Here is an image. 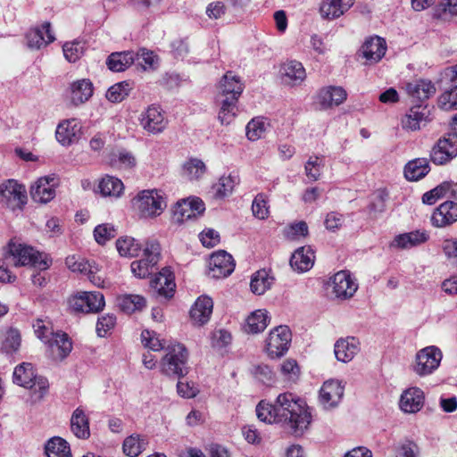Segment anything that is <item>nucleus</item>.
Here are the masks:
<instances>
[{
	"label": "nucleus",
	"instance_id": "nucleus-30",
	"mask_svg": "<svg viewBox=\"0 0 457 457\" xmlns=\"http://www.w3.org/2000/svg\"><path fill=\"white\" fill-rule=\"evenodd\" d=\"M386 51V41L380 37H374L366 40L361 49L362 56L370 62L380 61Z\"/></svg>",
	"mask_w": 457,
	"mask_h": 457
},
{
	"label": "nucleus",
	"instance_id": "nucleus-23",
	"mask_svg": "<svg viewBox=\"0 0 457 457\" xmlns=\"http://www.w3.org/2000/svg\"><path fill=\"white\" fill-rule=\"evenodd\" d=\"M81 126L75 120H65L60 122L55 130V137L62 145H70L79 137Z\"/></svg>",
	"mask_w": 457,
	"mask_h": 457
},
{
	"label": "nucleus",
	"instance_id": "nucleus-35",
	"mask_svg": "<svg viewBox=\"0 0 457 457\" xmlns=\"http://www.w3.org/2000/svg\"><path fill=\"white\" fill-rule=\"evenodd\" d=\"M71 429L80 439H87L90 436L89 420L80 407H78L71 415Z\"/></svg>",
	"mask_w": 457,
	"mask_h": 457
},
{
	"label": "nucleus",
	"instance_id": "nucleus-42",
	"mask_svg": "<svg viewBox=\"0 0 457 457\" xmlns=\"http://www.w3.org/2000/svg\"><path fill=\"white\" fill-rule=\"evenodd\" d=\"M116 248L120 256L132 258L139 254L142 245L133 237H122L116 241Z\"/></svg>",
	"mask_w": 457,
	"mask_h": 457
},
{
	"label": "nucleus",
	"instance_id": "nucleus-27",
	"mask_svg": "<svg viewBox=\"0 0 457 457\" xmlns=\"http://www.w3.org/2000/svg\"><path fill=\"white\" fill-rule=\"evenodd\" d=\"M213 303L211 297L202 295L197 298L190 310V318L195 324H205L212 313Z\"/></svg>",
	"mask_w": 457,
	"mask_h": 457
},
{
	"label": "nucleus",
	"instance_id": "nucleus-18",
	"mask_svg": "<svg viewBox=\"0 0 457 457\" xmlns=\"http://www.w3.org/2000/svg\"><path fill=\"white\" fill-rule=\"evenodd\" d=\"M333 294L337 298L348 299L356 292L358 286L348 271L341 270L332 278Z\"/></svg>",
	"mask_w": 457,
	"mask_h": 457
},
{
	"label": "nucleus",
	"instance_id": "nucleus-45",
	"mask_svg": "<svg viewBox=\"0 0 457 457\" xmlns=\"http://www.w3.org/2000/svg\"><path fill=\"white\" fill-rule=\"evenodd\" d=\"M147 445L145 437H140L138 435L129 436L123 442V453L129 457L138 456Z\"/></svg>",
	"mask_w": 457,
	"mask_h": 457
},
{
	"label": "nucleus",
	"instance_id": "nucleus-56",
	"mask_svg": "<svg viewBox=\"0 0 457 457\" xmlns=\"http://www.w3.org/2000/svg\"><path fill=\"white\" fill-rule=\"evenodd\" d=\"M323 163L319 156L310 157L304 165L305 174L312 181H316L321 175Z\"/></svg>",
	"mask_w": 457,
	"mask_h": 457
},
{
	"label": "nucleus",
	"instance_id": "nucleus-12",
	"mask_svg": "<svg viewBox=\"0 0 457 457\" xmlns=\"http://www.w3.org/2000/svg\"><path fill=\"white\" fill-rule=\"evenodd\" d=\"M442 357V352L436 346L431 345L421 349L416 354L414 371L420 376L431 374L438 368Z\"/></svg>",
	"mask_w": 457,
	"mask_h": 457
},
{
	"label": "nucleus",
	"instance_id": "nucleus-64",
	"mask_svg": "<svg viewBox=\"0 0 457 457\" xmlns=\"http://www.w3.org/2000/svg\"><path fill=\"white\" fill-rule=\"evenodd\" d=\"M442 248L448 261L457 267V240H445L443 242Z\"/></svg>",
	"mask_w": 457,
	"mask_h": 457
},
{
	"label": "nucleus",
	"instance_id": "nucleus-44",
	"mask_svg": "<svg viewBox=\"0 0 457 457\" xmlns=\"http://www.w3.org/2000/svg\"><path fill=\"white\" fill-rule=\"evenodd\" d=\"M452 182L445 181L433 189L426 192L422 195V203L432 205L436 204L437 200L446 196L447 195L452 197Z\"/></svg>",
	"mask_w": 457,
	"mask_h": 457
},
{
	"label": "nucleus",
	"instance_id": "nucleus-62",
	"mask_svg": "<svg viewBox=\"0 0 457 457\" xmlns=\"http://www.w3.org/2000/svg\"><path fill=\"white\" fill-rule=\"evenodd\" d=\"M308 235V226L305 221H299L290 225L287 231L286 236L291 240L299 238L300 237H306Z\"/></svg>",
	"mask_w": 457,
	"mask_h": 457
},
{
	"label": "nucleus",
	"instance_id": "nucleus-39",
	"mask_svg": "<svg viewBox=\"0 0 457 457\" xmlns=\"http://www.w3.org/2000/svg\"><path fill=\"white\" fill-rule=\"evenodd\" d=\"M47 457H71L69 444L59 436L49 439L45 446Z\"/></svg>",
	"mask_w": 457,
	"mask_h": 457
},
{
	"label": "nucleus",
	"instance_id": "nucleus-50",
	"mask_svg": "<svg viewBox=\"0 0 457 457\" xmlns=\"http://www.w3.org/2000/svg\"><path fill=\"white\" fill-rule=\"evenodd\" d=\"M257 418L265 423H279L274 403L261 401L256 406Z\"/></svg>",
	"mask_w": 457,
	"mask_h": 457
},
{
	"label": "nucleus",
	"instance_id": "nucleus-36",
	"mask_svg": "<svg viewBox=\"0 0 457 457\" xmlns=\"http://www.w3.org/2000/svg\"><path fill=\"white\" fill-rule=\"evenodd\" d=\"M429 170V162L427 158H416L405 165L404 176L410 181H418L424 178Z\"/></svg>",
	"mask_w": 457,
	"mask_h": 457
},
{
	"label": "nucleus",
	"instance_id": "nucleus-1",
	"mask_svg": "<svg viewBox=\"0 0 457 457\" xmlns=\"http://www.w3.org/2000/svg\"><path fill=\"white\" fill-rule=\"evenodd\" d=\"M274 406L278 422L287 423L295 436H302L312 421L303 401L291 393L278 395Z\"/></svg>",
	"mask_w": 457,
	"mask_h": 457
},
{
	"label": "nucleus",
	"instance_id": "nucleus-29",
	"mask_svg": "<svg viewBox=\"0 0 457 457\" xmlns=\"http://www.w3.org/2000/svg\"><path fill=\"white\" fill-rule=\"evenodd\" d=\"M353 4V0H322L320 7V15L324 19L339 18Z\"/></svg>",
	"mask_w": 457,
	"mask_h": 457
},
{
	"label": "nucleus",
	"instance_id": "nucleus-26",
	"mask_svg": "<svg viewBox=\"0 0 457 457\" xmlns=\"http://www.w3.org/2000/svg\"><path fill=\"white\" fill-rule=\"evenodd\" d=\"M424 404V393L418 387L406 389L400 398V408L406 413H415L419 411Z\"/></svg>",
	"mask_w": 457,
	"mask_h": 457
},
{
	"label": "nucleus",
	"instance_id": "nucleus-17",
	"mask_svg": "<svg viewBox=\"0 0 457 457\" xmlns=\"http://www.w3.org/2000/svg\"><path fill=\"white\" fill-rule=\"evenodd\" d=\"M150 286L157 296L170 299L173 297L176 288L173 272L167 267L162 269L151 280Z\"/></svg>",
	"mask_w": 457,
	"mask_h": 457
},
{
	"label": "nucleus",
	"instance_id": "nucleus-19",
	"mask_svg": "<svg viewBox=\"0 0 457 457\" xmlns=\"http://www.w3.org/2000/svg\"><path fill=\"white\" fill-rule=\"evenodd\" d=\"M26 40L28 47L31 49H40L54 42L55 37L51 30V23L46 21L41 28L29 29L26 34Z\"/></svg>",
	"mask_w": 457,
	"mask_h": 457
},
{
	"label": "nucleus",
	"instance_id": "nucleus-4",
	"mask_svg": "<svg viewBox=\"0 0 457 457\" xmlns=\"http://www.w3.org/2000/svg\"><path fill=\"white\" fill-rule=\"evenodd\" d=\"M187 361L188 352L184 345L180 343L169 344L166 354L161 361V370L169 377L183 378L189 370Z\"/></svg>",
	"mask_w": 457,
	"mask_h": 457
},
{
	"label": "nucleus",
	"instance_id": "nucleus-8",
	"mask_svg": "<svg viewBox=\"0 0 457 457\" xmlns=\"http://www.w3.org/2000/svg\"><path fill=\"white\" fill-rule=\"evenodd\" d=\"M27 200L25 187L17 181L9 179L0 185V203L6 208L12 211L22 210Z\"/></svg>",
	"mask_w": 457,
	"mask_h": 457
},
{
	"label": "nucleus",
	"instance_id": "nucleus-13",
	"mask_svg": "<svg viewBox=\"0 0 457 457\" xmlns=\"http://www.w3.org/2000/svg\"><path fill=\"white\" fill-rule=\"evenodd\" d=\"M235 261L231 254L220 250L212 253L209 261V276L221 278L229 276L235 270Z\"/></svg>",
	"mask_w": 457,
	"mask_h": 457
},
{
	"label": "nucleus",
	"instance_id": "nucleus-55",
	"mask_svg": "<svg viewBox=\"0 0 457 457\" xmlns=\"http://www.w3.org/2000/svg\"><path fill=\"white\" fill-rule=\"evenodd\" d=\"M116 236V229L109 223L96 226L94 229V237L99 245H104L107 241Z\"/></svg>",
	"mask_w": 457,
	"mask_h": 457
},
{
	"label": "nucleus",
	"instance_id": "nucleus-10",
	"mask_svg": "<svg viewBox=\"0 0 457 457\" xmlns=\"http://www.w3.org/2000/svg\"><path fill=\"white\" fill-rule=\"evenodd\" d=\"M457 156V133H449L439 138L430 151V160L436 165H445Z\"/></svg>",
	"mask_w": 457,
	"mask_h": 457
},
{
	"label": "nucleus",
	"instance_id": "nucleus-40",
	"mask_svg": "<svg viewBox=\"0 0 457 457\" xmlns=\"http://www.w3.org/2000/svg\"><path fill=\"white\" fill-rule=\"evenodd\" d=\"M98 189L100 194L104 196L119 197L123 192L124 186L120 179L112 176H106L99 181Z\"/></svg>",
	"mask_w": 457,
	"mask_h": 457
},
{
	"label": "nucleus",
	"instance_id": "nucleus-5",
	"mask_svg": "<svg viewBox=\"0 0 457 457\" xmlns=\"http://www.w3.org/2000/svg\"><path fill=\"white\" fill-rule=\"evenodd\" d=\"M13 382L25 388L30 389L41 399L47 393L49 383L46 378L37 376L30 362H22L15 367L12 376Z\"/></svg>",
	"mask_w": 457,
	"mask_h": 457
},
{
	"label": "nucleus",
	"instance_id": "nucleus-28",
	"mask_svg": "<svg viewBox=\"0 0 457 457\" xmlns=\"http://www.w3.org/2000/svg\"><path fill=\"white\" fill-rule=\"evenodd\" d=\"M406 91L413 101L422 104L436 93V87L429 80L418 79L409 82L406 85Z\"/></svg>",
	"mask_w": 457,
	"mask_h": 457
},
{
	"label": "nucleus",
	"instance_id": "nucleus-59",
	"mask_svg": "<svg viewBox=\"0 0 457 457\" xmlns=\"http://www.w3.org/2000/svg\"><path fill=\"white\" fill-rule=\"evenodd\" d=\"M252 211L253 215L258 219L263 220L268 217L269 210L263 194H258L254 197L252 204Z\"/></svg>",
	"mask_w": 457,
	"mask_h": 457
},
{
	"label": "nucleus",
	"instance_id": "nucleus-34",
	"mask_svg": "<svg viewBox=\"0 0 457 457\" xmlns=\"http://www.w3.org/2000/svg\"><path fill=\"white\" fill-rule=\"evenodd\" d=\"M45 344H47L53 353H55L56 357L61 360L64 359L72 349V344L66 333L53 332Z\"/></svg>",
	"mask_w": 457,
	"mask_h": 457
},
{
	"label": "nucleus",
	"instance_id": "nucleus-46",
	"mask_svg": "<svg viewBox=\"0 0 457 457\" xmlns=\"http://www.w3.org/2000/svg\"><path fill=\"white\" fill-rule=\"evenodd\" d=\"M145 299L139 295H126L120 298L119 306L126 313H133L145 307Z\"/></svg>",
	"mask_w": 457,
	"mask_h": 457
},
{
	"label": "nucleus",
	"instance_id": "nucleus-16",
	"mask_svg": "<svg viewBox=\"0 0 457 457\" xmlns=\"http://www.w3.org/2000/svg\"><path fill=\"white\" fill-rule=\"evenodd\" d=\"M430 120V109L428 104H416L402 119V127L406 130H418Z\"/></svg>",
	"mask_w": 457,
	"mask_h": 457
},
{
	"label": "nucleus",
	"instance_id": "nucleus-47",
	"mask_svg": "<svg viewBox=\"0 0 457 457\" xmlns=\"http://www.w3.org/2000/svg\"><path fill=\"white\" fill-rule=\"evenodd\" d=\"M284 75L295 85L303 82L306 77L303 64L297 61H289L283 65Z\"/></svg>",
	"mask_w": 457,
	"mask_h": 457
},
{
	"label": "nucleus",
	"instance_id": "nucleus-31",
	"mask_svg": "<svg viewBox=\"0 0 457 457\" xmlns=\"http://www.w3.org/2000/svg\"><path fill=\"white\" fill-rule=\"evenodd\" d=\"M347 94L341 87L329 86L320 89L318 95L319 104L327 109L333 105H339L346 99Z\"/></svg>",
	"mask_w": 457,
	"mask_h": 457
},
{
	"label": "nucleus",
	"instance_id": "nucleus-15",
	"mask_svg": "<svg viewBox=\"0 0 457 457\" xmlns=\"http://www.w3.org/2000/svg\"><path fill=\"white\" fill-rule=\"evenodd\" d=\"M345 386L341 381L330 379L323 383L320 390V403L324 409L337 407L344 396Z\"/></svg>",
	"mask_w": 457,
	"mask_h": 457
},
{
	"label": "nucleus",
	"instance_id": "nucleus-49",
	"mask_svg": "<svg viewBox=\"0 0 457 457\" xmlns=\"http://www.w3.org/2000/svg\"><path fill=\"white\" fill-rule=\"evenodd\" d=\"M438 106L441 110L451 112L457 110V85H452L438 97Z\"/></svg>",
	"mask_w": 457,
	"mask_h": 457
},
{
	"label": "nucleus",
	"instance_id": "nucleus-33",
	"mask_svg": "<svg viewBox=\"0 0 457 457\" xmlns=\"http://www.w3.org/2000/svg\"><path fill=\"white\" fill-rule=\"evenodd\" d=\"M314 252L310 246L296 249L290 258V266L299 272L309 270L314 263Z\"/></svg>",
	"mask_w": 457,
	"mask_h": 457
},
{
	"label": "nucleus",
	"instance_id": "nucleus-22",
	"mask_svg": "<svg viewBox=\"0 0 457 457\" xmlns=\"http://www.w3.org/2000/svg\"><path fill=\"white\" fill-rule=\"evenodd\" d=\"M67 267L73 272H79L88 275L91 282L101 286L102 282L99 277H96V273L98 270L95 263H91L88 261L77 255L68 256L65 260Z\"/></svg>",
	"mask_w": 457,
	"mask_h": 457
},
{
	"label": "nucleus",
	"instance_id": "nucleus-38",
	"mask_svg": "<svg viewBox=\"0 0 457 457\" xmlns=\"http://www.w3.org/2000/svg\"><path fill=\"white\" fill-rule=\"evenodd\" d=\"M274 278L264 269L256 271L251 279V291L258 295H263L273 284Z\"/></svg>",
	"mask_w": 457,
	"mask_h": 457
},
{
	"label": "nucleus",
	"instance_id": "nucleus-53",
	"mask_svg": "<svg viewBox=\"0 0 457 457\" xmlns=\"http://www.w3.org/2000/svg\"><path fill=\"white\" fill-rule=\"evenodd\" d=\"M184 172L190 179H197L206 170L204 162L197 158H191L183 165Z\"/></svg>",
	"mask_w": 457,
	"mask_h": 457
},
{
	"label": "nucleus",
	"instance_id": "nucleus-25",
	"mask_svg": "<svg viewBox=\"0 0 457 457\" xmlns=\"http://www.w3.org/2000/svg\"><path fill=\"white\" fill-rule=\"evenodd\" d=\"M140 124L144 129L153 134L161 133L166 127V121L160 108L154 105L148 107L142 114Z\"/></svg>",
	"mask_w": 457,
	"mask_h": 457
},
{
	"label": "nucleus",
	"instance_id": "nucleus-7",
	"mask_svg": "<svg viewBox=\"0 0 457 457\" xmlns=\"http://www.w3.org/2000/svg\"><path fill=\"white\" fill-rule=\"evenodd\" d=\"M161 257L160 244L156 240H147L144 248V258L131 262V271L137 278H144L154 272Z\"/></svg>",
	"mask_w": 457,
	"mask_h": 457
},
{
	"label": "nucleus",
	"instance_id": "nucleus-63",
	"mask_svg": "<svg viewBox=\"0 0 457 457\" xmlns=\"http://www.w3.org/2000/svg\"><path fill=\"white\" fill-rule=\"evenodd\" d=\"M344 220L343 214L331 212L327 214L324 224L328 230L335 232L342 227Z\"/></svg>",
	"mask_w": 457,
	"mask_h": 457
},
{
	"label": "nucleus",
	"instance_id": "nucleus-2",
	"mask_svg": "<svg viewBox=\"0 0 457 457\" xmlns=\"http://www.w3.org/2000/svg\"><path fill=\"white\" fill-rule=\"evenodd\" d=\"M219 89L221 99L218 119L222 125H228L236 116L237 104L244 90V84L239 77L228 71L220 80Z\"/></svg>",
	"mask_w": 457,
	"mask_h": 457
},
{
	"label": "nucleus",
	"instance_id": "nucleus-20",
	"mask_svg": "<svg viewBox=\"0 0 457 457\" xmlns=\"http://www.w3.org/2000/svg\"><path fill=\"white\" fill-rule=\"evenodd\" d=\"M455 221H457V204L453 201L441 204L431 216L432 225L436 228H444Z\"/></svg>",
	"mask_w": 457,
	"mask_h": 457
},
{
	"label": "nucleus",
	"instance_id": "nucleus-24",
	"mask_svg": "<svg viewBox=\"0 0 457 457\" xmlns=\"http://www.w3.org/2000/svg\"><path fill=\"white\" fill-rule=\"evenodd\" d=\"M360 351V342L357 338L346 337L338 339L334 345V353L337 361L349 362Z\"/></svg>",
	"mask_w": 457,
	"mask_h": 457
},
{
	"label": "nucleus",
	"instance_id": "nucleus-60",
	"mask_svg": "<svg viewBox=\"0 0 457 457\" xmlns=\"http://www.w3.org/2000/svg\"><path fill=\"white\" fill-rule=\"evenodd\" d=\"M173 212L174 215L177 216L179 222H183L192 218H195L190 205L188 204V200L178 202Z\"/></svg>",
	"mask_w": 457,
	"mask_h": 457
},
{
	"label": "nucleus",
	"instance_id": "nucleus-58",
	"mask_svg": "<svg viewBox=\"0 0 457 457\" xmlns=\"http://www.w3.org/2000/svg\"><path fill=\"white\" fill-rule=\"evenodd\" d=\"M63 54L70 62L78 61L83 54V44L78 41L65 43L62 46Z\"/></svg>",
	"mask_w": 457,
	"mask_h": 457
},
{
	"label": "nucleus",
	"instance_id": "nucleus-32",
	"mask_svg": "<svg viewBox=\"0 0 457 457\" xmlns=\"http://www.w3.org/2000/svg\"><path fill=\"white\" fill-rule=\"evenodd\" d=\"M138 60V54L133 51L115 52L108 56L106 65L112 71L120 72Z\"/></svg>",
	"mask_w": 457,
	"mask_h": 457
},
{
	"label": "nucleus",
	"instance_id": "nucleus-37",
	"mask_svg": "<svg viewBox=\"0 0 457 457\" xmlns=\"http://www.w3.org/2000/svg\"><path fill=\"white\" fill-rule=\"evenodd\" d=\"M71 102L75 105L87 102L93 95V84L88 79L74 81L71 85Z\"/></svg>",
	"mask_w": 457,
	"mask_h": 457
},
{
	"label": "nucleus",
	"instance_id": "nucleus-3",
	"mask_svg": "<svg viewBox=\"0 0 457 457\" xmlns=\"http://www.w3.org/2000/svg\"><path fill=\"white\" fill-rule=\"evenodd\" d=\"M4 258L8 263L14 266L30 265L40 271L47 270L51 265V260L36 251L33 247L17 244L11 240L4 249Z\"/></svg>",
	"mask_w": 457,
	"mask_h": 457
},
{
	"label": "nucleus",
	"instance_id": "nucleus-6",
	"mask_svg": "<svg viewBox=\"0 0 457 457\" xmlns=\"http://www.w3.org/2000/svg\"><path fill=\"white\" fill-rule=\"evenodd\" d=\"M133 204L144 218L160 216L167 206L162 194L156 189L140 191L133 198Z\"/></svg>",
	"mask_w": 457,
	"mask_h": 457
},
{
	"label": "nucleus",
	"instance_id": "nucleus-11",
	"mask_svg": "<svg viewBox=\"0 0 457 457\" xmlns=\"http://www.w3.org/2000/svg\"><path fill=\"white\" fill-rule=\"evenodd\" d=\"M292 336L287 326H278L270 331L266 341V352L270 358H279L288 350Z\"/></svg>",
	"mask_w": 457,
	"mask_h": 457
},
{
	"label": "nucleus",
	"instance_id": "nucleus-14",
	"mask_svg": "<svg viewBox=\"0 0 457 457\" xmlns=\"http://www.w3.org/2000/svg\"><path fill=\"white\" fill-rule=\"evenodd\" d=\"M58 179L54 175L39 178L30 188V195L35 202L46 204L55 196Z\"/></svg>",
	"mask_w": 457,
	"mask_h": 457
},
{
	"label": "nucleus",
	"instance_id": "nucleus-9",
	"mask_svg": "<svg viewBox=\"0 0 457 457\" xmlns=\"http://www.w3.org/2000/svg\"><path fill=\"white\" fill-rule=\"evenodd\" d=\"M69 305L75 312H99L105 305L101 292H80L69 299Z\"/></svg>",
	"mask_w": 457,
	"mask_h": 457
},
{
	"label": "nucleus",
	"instance_id": "nucleus-43",
	"mask_svg": "<svg viewBox=\"0 0 457 457\" xmlns=\"http://www.w3.org/2000/svg\"><path fill=\"white\" fill-rule=\"evenodd\" d=\"M268 326V314L266 311L257 310L246 319L245 331L248 333H260Z\"/></svg>",
	"mask_w": 457,
	"mask_h": 457
},
{
	"label": "nucleus",
	"instance_id": "nucleus-57",
	"mask_svg": "<svg viewBox=\"0 0 457 457\" xmlns=\"http://www.w3.org/2000/svg\"><path fill=\"white\" fill-rule=\"evenodd\" d=\"M265 130V121L260 118L253 119L246 125V136L252 141L261 138Z\"/></svg>",
	"mask_w": 457,
	"mask_h": 457
},
{
	"label": "nucleus",
	"instance_id": "nucleus-61",
	"mask_svg": "<svg viewBox=\"0 0 457 457\" xmlns=\"http://www.w3.org/2000/svg\"><path fill=\"white\" fill-rule=\"evenodd\" d=\"M115 323L116 317L114 315L106 314L99 317L96 323L97 335L104 337L108 331L113 328Z\"/></svg>",
	"mask_w": 457,
	"mask_h": 457
},
{
	"label": "nucleus",
	"instance_id": "nucleus-54",
	"mask_svg": "<svg viewBox=\"0 0 457 457\" xmlns=\"http://www.w3.org/2000/svg\"><path fill=\"white\" fill-rule=\"evenodd\" d=\"M112 164L120 169H131L137 165V160L134 154L126 150H119L114 158L112 160Z\"/></svg>",
	"mask_w": 457,
	"mask_h": 457
},
{
	"label": "nucleus",
	"instance_id": "nucleus-51",
	"mask_svg": "<svg viewBox=\"0 0 457 457\" xmlns=\"http://www.w3.org/2000/svg\"><path fill=\"white\" fill-rule=\"evenodd\" d=\"M21 346V334L17 329L11 328L2 343L1 352L6 355L17 353Z\"/></svg>",
	"mask_w": 457,
	"mask_h": 457
},
{
	"label": "nucleus",
	"instance_id": "nucleus-41",
	"mask_svg": "<svg viewBox=\"0 0 457 457\" xmlns=\"http://www.w3.org/2000/svg\"><path fill=\"white\" fill-rule=\"evenodd\" d=\"M237 182V177L232 174L220 177L219 181L212 187L214 197L223 199L228 196L232 193L234 187Z\"/></svg>",
	"mask_w": 457,
	"mask_h": 457
},
{
	"label": "nucleus",
	"instance_id": "nucleus-52",
	"mask_svg": "<svg viewBox=\"0 0 457 457\" xmlns=\"http://www.w3.org/2000/svg\"><path fill=\"white\" fill-rule=\"evenodd\" d=\"M141 341L144 346L153 350L161 351L167 348L166 342L157 336L156 332L145 329L141 333Z\"/></svg>",
	"mask_w": 457,
	"mask_h": 457
},
{
	"label": "nucleus",
	"instance_id": "nucleus-21",
	"mask_svg": "<svg viewBox=\"0 0 457 457\" xmlns=\"http://www.w3.org/2000/svg\"><path fill=\"white\" fill-rule=\"evenodd\" d=\"M428 239L429 235L427 231L414 230L395 236L394 240L390 243V247L410 249L426 243Z\"/></svg>",
	"mask_w": 457,
	"mask_h": 457
},
{
	"label": "nucleus",
	"instance_id": "nucleus-48",
	"mask_svg": "<svg viewBox=\"0 0 457 457\" xmlns=\"http://www.w3.org/2000/svg\"><path fill=\"white\" fill-rule=\"evenodd\" d=\"M132 89L129 82L121 81L110 87L106 92V98L112 103H120Z\"/></svg>",
	"mask_w": 457,
	"mask_h": 457
}]
</instances>
